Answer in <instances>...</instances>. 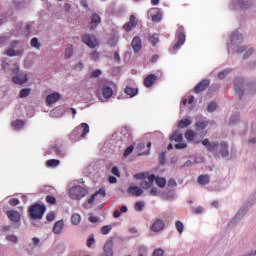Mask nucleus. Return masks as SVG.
<instances>
[{
    "instance_id": "obj_16",
    "label": "nucleus",
    "mask_w": 256,
    "mask_h": 256,
    "mask_svg": "<svg viewBox=\"0 0 256 256\" xmlns=\"http://www.w3.org/2000/svg\"><path fill=\"white\" fill-rule=\"evenodd\" d=\"M7 216L10 221H13L14 223H19V221H21V214L15 210L7 211Z\"/></svg>"
},
{
    "instance_id": "obj_24",
    "label": "nucleus",
    "mask_w": 256,
    "mask_h": 256,
    "mask_svg": "<svg viewBox=\"0 0 256 256\" xmlns=\"http://www.w3.org/2000/svg\"><path fill=\"white\" fill-rule=\"evenodd\" d=\"M102 95L104 99H111V97H113V88L109 86H104L102 88Z\"/></svg>"
},
{
    "instance_id": "obj_32",
    "label": "nucleus",
    "mask_w": 256,
    "mask_h": 256,
    "mask_svg": "<svg viewBox=\"0 0 256 256\" xmlns=\"http://www.w3.org/2000/svg\"><path fill=\"white\" fill-rule=\"evenodd\" d=\"M240 119H241V117L239 116V114L231 115L229 118V125H237V123H239Z\"/></svg>"
},
{
    "instance_id": "obj_60",
    "label": "nucleus",
    "mask_w": 256,
    "mask_h": 256,
    "mask_svg": "<svg viewBox=\"0 0 256 256\" xmlns=\"http://www.w3.org/2000/svg\"><path fill=\"white\" fill-rule=\"evenodd\" d=\"M90 57L92 59V61H97L99 59V52L94 51L90 54Z\"/></svg>"
},
{
    "instance_id": "obj_28",
    "label": "nucleus",
    "mask_w": 256,
    "mask_h": 256,
    "mask_svg": "<svg viewBox=\"0 0 256 256\" xmlns=\"http://www.w3.org/2000/svg\"><path fill=\"white\" fill-rule=\"evenodd\" d=\"M208 125H209V121H199V122H196L195 127L197 131H203L204 129H207Z\"/></svg>"
},
{
    "instance_id": "obj_47",
    "label": "nucleus",
    "mask_w": 256,
    "mask_h": 256,
    "mask_svg": "<svg viewBox=\"0 0 256 256\" xmlns=\"http://www.w3.org/2000/svg\"><path fill=\"white\" fill-rule=\"evenodd\" d=\"M111 229H113L111 225H106L101 228V232L103 235H109V233L111 232Z\"/></svg>"
},
{
    "instance_id": "obj_53",
    "label": "nucleus",
    "mask_w": 256,
    "mask_h": 256,
    "mask_svg": "<svg viewBox=\"0 0 256 256\" xmlns=\"http://www.w3.org/2000/svg\"><path fill=\"white\" fill-rule=\"evenodd\" d=\"M6 55L8 57H16V50L13 48H9L6 50Z\"/></svg>"
},
{
    "instance_id": "obj_48",
    "label": "nucleus",
    "mask_w": 256,
    "mask_h": 256,
    "mask_svg": "<svg viewBox=\"0 0 256 256\" xmlns=\"http://www.w3.org/2000/svg\"><path fill=\"white\" fill-rule=\"evenodd\" d=\"M217 109V102H211L208 104L207 111L208 113H213Z\"/></svg>"
},
{
    "instance_id": "obj_54",
    "label": "nucleus",
    "mask_w": 256,
    "mask_h": 256,
    "mask_svg": "<svg viewBox=\"0 0 256 256\" xmlns=\"http://www.w3.org/2000/svg\"><path fill=\"white\" fill-rule=\"evenodd\" d=\"M140 185L142 189H151V187H153L151 183H149L148 181H142Z\"/></svg>"
},
{
    "instance_id": "obj_50",
    "label": "nucleus",
    "mask_w": 256,
    "mask_h": 256,
    "mask_svg": "<svg viewBox=\"0 0 256 256\" xmlns=\"http://www.w3.org/2000/svg\"><path fill=\"white\" fill-rule=\"evenodd\" d=\"M143 207H145V202H136L134 205L136 211H143Z\"/></svg>"
},
{
    "instance_id": "obj_61",
    "label": "nucleus",
    "mask_w": 256,
    "mask_h": 256,
    "mask_svg": "<svg viewBox=\"0 0 256 256\" xmlns=\"http://www.w3.org/2000/svg\"><path fill=\"white\" fill-rule=\"evenodd\" d=\"M143 149H145V142H140V143L136 146V151H138L139 153H141V151H143Z\"/></svg>"
},
{
    "instance_id": "obj_23",
    "label": "nucleus",
    "mask_w": 256,
    "mask_h": 256,
    "mask_svg": "<svg viewBox=\"0 0 256 256\" xmlns=\"http://www.w3.org/2000/svg\"><path fill=\"white\" fill-rule=\"evenodd\" d=\"M185 138L187 141H194L195 145H199V143H201V140H195V132L193 130L186 131Z\"/></svg>"
},
{
    "instance_id": "obj_59",
    "label": "nucleus",
    "mask_w": 256,
    "mask_h": 256,
    "mask_svg": "<svg viewBox=\"0 0 256 256\" xmlns=\"http://www.w3.org/2000/svg\"><path fill=\"white\" fill-rule=\"evenodd\" d=\"M46 220L51 222V221H55V213L50 212L46 215Z\"/></svg>"
},
{
    "instance_id": "obj_37",
    "label": "nucleus",
    "mask_w": 256,
    "mask_h": 256,
    "mask_svg": "<svg viewBox=\"0 0 256 256\" xmlns=\"http://www.w3.org/2000/svg\"><path fill=\"white\" fill-rule=\"evenodd\" d=\"M71 223L72 225H79V223H81V215L73 214L71 216Z\"/></svg>"
},
{
    "instance_id": "obj_8",
    "label": "nucleus",
    "mask_w": 256,
    "mask_h": 256,
    "mask_svg": "<svg viewBox=\"0 0 256 256\" xmlns=\"http://www.w3.org/2000/svg\"><path fill=\"white\" fill-rule=\"evenodd\" d=\"M99 256H113V238L106 241L103 247V253Z\"/></svg>"
},
{
    "instance_id": "obj_29",
    "label": "nucleus",
    "mask_w": 256,
    "mask_h": 256,
    "mask_svg": "<svg viewBox=\"0 0 256 256\" xmlns=\"http://www.w3.org/2000/svg\"><path fill=\"white\" fill-rule=\"evenodd\" d=\"M209 181H210L209 175H200L198 177L199 185H209Z\"/></svg>"
},
{
    "instance_id": "obj_39",
    "label": "nucleus",
    "mask_w": 256,
    "mask_h": 256,
    "mask_svg": "<svg viewBox=\"0 0 256 256\" xmlns=\"http://www.w3.org/2000/svg\"><path fill=\"white\" fill-rule=\"evenodd\" d=\"M30 45L35 49H41V43H39V39L37 37L31 39Z\"/></svg>"
},
{
    "instance_id": "obj_56",
    "label": "nucleus",
    "mask_w": 256,
    "mask_h": 256,
    "mask_svg": "<svg viewBox=\"0 0 256 256\" xmlns=\"http://www.w3.org/2000/svg\"><path fill=\"white\" fill-rule=\"evenodd\" d=\"M147 253V247L139 246L138 247V255H145Z\"/></svg>"
},
{
    "instance_id": "obj_31",
    "label": "nucleus",
    "mask_w": 256,
    "mask_h": 256,
    "mask_svg": "<svg viewBox=\"0 0 256 256\" xmlns=\"http://www.w3.org/2000/svg\"><path fill=\"white\" fill-rule=\"evenodd\" d=\"M124 91L126 95H129L130 97H135V95L139 93V90L137 88H131V87H126Z\"/></svg>"
},
{
    "instance_id": "obj_45",
    "label": "nucleus",
    "mask_w": 256,
    "mask_h": 256,
    "mask_svg": "<svg viewBox=\"0 0 256 256\" xmlns=\"http://www.w3.org/2000/svg\"><path fill=\"white\" fill-rule=\"evenodd\" d=\"M147 177H149V173L147 172H142L134 175V179H139V180L147 179Z\"/></svg>"
},
{
    "instance_id": "obj_25",
    "label": "nucleus",
    "mask_w": 256,
    "mask_h": 256,
    "mask_svg": "<svg viewBox=\"0 0 256 256\" xmlns=\"http://www.w3.org/2000/svg\"><path fill=\"white\" fill-rule=\"evenodd\" d=\"M185 43V33L180 32L178 34V41L177 43L173 46V49H180L181 45Z\"/></svg>"
},
{
    "instance_id": "obj_2",
    "label": "nucleus",
    "mask_w": 256,
    "mask_h": 256,
    "mask_svg": "<svg viewBox=\"0 0 256 256\" xmlns=\"http://www.w3.org/2000/svg\"><path fill=\"white\" fill-rule=\"evenodd\" d=\"M234 89L238 94L239 99H242L243 95H245V91H247V82H245V78L236 77L234 79Z\"/></svg>"
},
{
    "instance_id": "obj_57",
    "label": "nucleus",
    "mask_w": 256,
    "mask_h": 256,
    "mask_svg": "<svg viewBox=\"0 0 256 256\" xmlns=\"http://www.w3.org/2000/svg\"><path fill=\"white\" fill-rule=\"evenodd\" d=\"M253 55V48L248 49L245 54L243 55V59H249Z\"/></svg>"
},
{
    "instance_id": "obj_9",
    "label": "nucleus",
    "mask_w": 256,
    "mask_h": 256,
    "mask_svg": "<svg viewBox=\"0 0 256 256\" xmlns=\"http://www.w3.org/2000/svg\"><path fill=\"white\" fill-rule=\"evenodd\" d=\"M202 145L205 146L207 151H209L210 153H213L214 155L217 153V152H215V149H217L219 147V143L211 142L207 138L202 141Z\"/></svg>"
},
{
    "instance_id": "obj_27",
    "label": "nucleus",
    "mask_w": 256,
    "mask_h": 256,
    "mask_svg": "<svg viewBox=\"0 0 256 256\" xmlns=\"http://www.w3.org/2000/svg\"><path fill=\"white\" fill-rule=\"evenodd\" d=\"M230 73H233V68H226V69H224V70H222V71H220V72L218 73V79L223 80V79H225V77H227V75H229Z\"/></svg>"
},
{
    "instance_id": "obj_11",
    "label": "nucleus",
    "mask_w": 256,
    "mask_h": 256,
    "mask_svg": "<svg viewBox=\"0 0 256 256\" xmlns=\"http://www.w3.org/2000/svg\"><path fill=\"white\" fill-rule=\"evenodd\" d=\"M99 23H101V17L94 13L91 16V22L88 27L91 31H93L94 29H97V25H99Z\"/></svg>"
},
{
    "instance_id": "obj_43",
    "label": "nucleus",
    "mask_w": 256,
    "mask_h": 256,
    "mask_svg": "<svg viewBox=\"0 0 256 256\" xmlns=\"http://www.w3.org/2000/svg\"><path fill=\"white\" fill-rule=\"evenodd\" d=\"M81 127H82V129H83V132H82V134H81V137L84 138V137L87 135V133H89V124H87V123H82V124H81Z\"/></svg>"
},
{
    "instance_id": "obj_49",
    "label": "nucleus",
    "mask_w": 256,
    "mask_h": 256,
    "mask_svg": "<svg viewBox=\"0 0 256 256\" xmlns=\"http://www.w3.org/2000/svg\"><path fill=\"white\" fill-rule=\"evenodd\" d=\"M133 149H135L134 145H130L126 150L124 151V157H129L131 153H133Z\"/></svg>"
},
{
    "instance_id": "obj_41",
    "label": "nucleus",
    "mask_w": 256,
    "mask_h": 256,
    "mask_svg": "<svg viewBox=\"0 0 256 256\" xmlns=\"http://www.w3.org/2000/svg\"><path fill=\"white\" fill-rule=\"evenodd\" d=\"M12 125L15 127V129H22V127L25 126V122L23 120H16L12 122Z\"/></svg>"
},
{
    "instance_id": "obj_51",
    "label": "nucleus",
    "mask_w": 256,
    "mask_h": 256,
    "mask_svg": "<svg viewBox=\"0 0 256 256\" xmlns=\"http://www.w3.org/2000/svg\"><path fill=\"white\" fill-rule=\"evenodd\" d=\"M47 203H50V205H55L57 203V199L54 196L48 195L46 197Z\"/></svg>"
},
{
    "instance_id": "obj_3",
    "label": "nucleus",
    "mask_w": 256,
    "mask_h": 256,
    "mask_svg": "<svg viewBox=\"0 0 256 256\" xmlns=\"http://www.w3.org/2000/svg\"><path fill=\"white\" fill-rule=\"evenodd\" d=\"M69 195L71 199L79 201L80 199H83L85 195H87V189H85L83 186H74L70 189Z\"/></svg>"
},
{
    "instance_id": "obj_44",
    "label": "nucleus",
    "mask_w": 256,
    "mask_h": 256,
    "mask_svg": "<svg viewBox=\"0 0 256 256\" xmlns=\"http://www.w3.org/2000/svg\"><path fill=\"white\" fill-rule=\"evenodd\" d=\"M119 41V37L117 36H112L109 41H108V44L110 45V47H115L117 45Z\"/></svg>"
},
{
    "instance_id": "obj_18",
    "label": "nucleus",
    "mask_w": 256,
    "mask_h": 256,
    "mask_svg": "<svg viewBox=\"0 0 256 256\" xmlns=\"http://www.w3.org/2000/svg\"><path fill=\"white\" fill-rule=\"evenodd\" d=\"M64 225H65V222L63 220H59L55 222L53 227V233H55V235H61V233H63Z\"/></svg>"
},
{
    "instance_id": "obj_20",
    "label": "nucleus",
    "mask_w": 256,
    "mask_h": 256,
    "mask_svg": "<svg viewBox=\"0 0 256 256\" xmlns=\"http://www.w3.org/2000/svg\"><path fill=\"white\" fill-rule=\"evenodd\" d=\"M240 9H251L253 7V0H237Z\"/></svg>"
},
{
    "instance_id": "obj_4",
    "label": "nucleus",
    "mask_w": 256,
    "mask_h": 256,
    "mask_svg": "<svg viewBox=\"0 0 256 256\" xmlns=\"http://www.w3.org/2000/svg\"><path fill=\"white\" fill-rule=\"evenodd\" d=\"M243 33L239 32V31H234L231 35V43L229 45V47L231 49H236V47H239V45H241V43H243Z\"/></svg>"
},
{
    "instance_id": "obj_19",
    "label": "nucleus",
    "mask_w": 256,
    "mask_h": 256,
    "mask_svg": "<svg viewBox=\"0 0 256 256\" xmlns=\"http://www.w3.org/2000/svg\"><path fill=\"white\" fill-rule=\"evenodd\" d=\"M12 81L16 85H24V83H27V81H29V78L27 77V74H24L23 77H21V75H17L12 78Z\"/></svg>"
},
{
    "instance_id": "obj_36",
    "label": "nucleus",
    "mask_w": 256,
    "mask_h": 256,
    "mask_svg": "<svg viewBox=\"0 0 256 256\" xmlns=\"http://www.w3.org/2000/svg\"><path fill=\"white\" fill-rule=\"evenodd\" d=\"M29 95H31V89L30 88H24L19 93V97L21 99H25V97H29Z\"/></svg>"
},
{
    "instance_id": "obj_30",
    "label": "nucleus",
    "mask_w": 256,
    "mask_h": 256,
    "mask_svg": "<svg viewBox=\"0 0 256 256\" xmlns=\"http://www.w3.org/2000/svg\"><path fill=\"white\" fill-rule=\"evenodd\" d=\"M246 91H248V93H255L256 82H251V81L246 82Z\"/></svg>"
},
{
    "instance_id": "obj_13",
    "label": "nucleus",
    "mask_w": 256,
    "mask_h": 256,
    "mask_svg": "<svg viewBox=\"0 0 256 256\" xmlns=\"http://www.w3.org/2000/svg\"><path fill=\"white\" fill-rule=\"evenodd\" d=\"M59 99H61V94H59V92H54L46 97V103H48V105H53V103H57Z\"/></svg>"
},
{
    "instance_id": "obj_46",
    "label": "nucleus",
    "mask_w": 256,
    "mask_h": 256,
    "mask_svg": "<svg viewBox=\"0 0 256 256\" xmlns=\"http://www.w3.org/2000/svg\"><path fill=\"white\" fill-rule=\"evenodd\" d=\"M166 161H167V152H162L159 156L160 165H165Z\"/></svg>"
},
{
    "instance_id": "obj_40",
    "label": "nucleus",
    "mask_w": 256,
    "mask_h": 256,
    "mask_svg": "<svg viewBox=\"0 0 256 256\" xmlns=\"http://www.w3.org/2000/svg\"><path fill=\"white\" fill-rule=\"evenodd\" d=\"M149 41L152 43L153 47H155L157 43H159V36H157V34L150 35Z\"/></svg>"
},
{
    "instance_id": "obj_63",
    "label": "nucleus",
    "mask_w": 256,
    "mask_h": 256,
    "mask_svg": "<svg viewBox=\"0 0 256 256\" xmlns=\"http://www.w3.org/2000/svg\"><path fill=\"white\" fill-rule=\"evenodd\" d=\"M101 73H102L101 70H95L91 74L92 79H97V77H99L101 75Z\"/></svg>"
},
{
    "instance_id": "obj_52",
    "label": "nucleus",
    "mask_w": 256,
    "mask_h": 256,
    "mask_svg": "<svg viewBox=\"0 0 256 256\" xmlns=\"http://www.w3.org/2000/svg\"><path fill=\"white\" fill-rule=\"evenodd\" d=\"M163 255H165V252L161 248L155 249L152 254V256H163Z\"/></svg>"
},
{
    "instance_id": "obj_38",
    "label": "nucleus",
    "mask_w": 256,
    "mask_h": 256,
    "mask_svg": "<svg viewBox=\"0 0 256 256\" xmlns=\"http://www.w3.org/2000/svg\"><path fill=\"white\" fill-rule=\"evenodd\" d=\"M175 227L180 235L185 230V225H183V222H181L180 220H177L175 222Z\"/></svg>"
},
{
    "instance_id": "obj_26",
    "label": "nucleus",
    "mask_w": 256,
    "mask_h": 256,
    "mask_svg": "<svg viewBox=\"0 0 256 256\" xmlns=\"http://www.w3.org/2000/svg\"><path fill=\"white\" fill-rule=\"evenodd\" d=\"M170 141H175L176 143H181L183 141V134H179L178 131H175L170 136Z\"/></svg>"
},
{
    "instance_id": "obj_22",
    "label": "nucleus",
    "mask_w": 256,
    "mask_h": 256,
    "mask_svg": "<svg viewBox=\"0 0 256 256\" xmlns=\"http://www.w3.org/2000/svg\"><path fill=\"white\" fill-rule=\"evenodd\" d=\"M219 151L222 157H229V144L227 142H221Z\"/></svg>"
},
{
    "instance_id": "obj_14",
    "label": "nucleus",
    "mask_w": 256,
    "mask_h": 256,
    "mask_svg": "<svg viewBox=\"0 0 256 256\" xmlns=\"http://www.w3.org/2000/svg\"><path fill=\"white\" fill-rule=\"evenodd\" d=\"M127 193L129 195H133L134 197H141V195H143V189L139 188L138 186H130L127 189Z\"/></svg>"
},
{
    "instance_id": "obj_64",
    "label": "nucleus",
    "mask_w": 256,
    "mask_h": 256,
    "mask_svg": "<svg viewBox=\"0 0 256 256\" xmlns=\"http://www.w3.org/2000/svg\"><path fill=\"white\" fill-rule=\"evenodd\" d=\"M175 149H187V143H178L175 145Z\"/></svg>"
},
{
    "instance_id": "obj_7",
    "label": "nucleus",
    "mask_w": 256,
    "mask_h": 256,
    "mask_svg": "<svg viewBox=\"0 0 256 256\" xmlns=\"http://www.w3.org/2000/svg\"><path fill=\"white\" fill-rule=\"evenodd\" d=\"M164 229L165 222L161 218H157L150 227V230L153 231V233H161Z\"/></svg>"
},
{
    "instance_id": "obj_21",
    "label": "nucleus",
    "mask_w": 256,
    "mask_h": 256,
    "mask_svg": "<svg viewBox=\"0 0 256 256\" xmlns=\"http://www.w3.org/2000/svg\"><path fill=\"white\" fill-rule=\"evenodd\" d=\"M155 81H157V76L155 74H150L144 79V85L149 88L155 84Z\"/></svg>"
},
{
    "instance_id": "obj_6",
    "label": "nucleus",
    "mask_w": 256,
    "mask_h": 256,
    "mask_svg": "<svg viewBox=\"0 0 256 256\" xmlns=\"http://www.w3.org/2000/svg\"><path fill=\"white\" fill-rule=\"evenodd\" d=\"M153 23H159L163 19V12L159 8H152L148 11Z\"/></svg>"
},
{
    "instance_id": "obj_12",
    "label": "nucleus",
    "mask_w": 256,
    "mask_h": 256,
    "mask_svg": "<svg viewBox=\"0 0 256 256\" xmlns=\"http://www.w3.org/2000/svg\"><path fill=\"white\" fill-rule=\"evenodd\" d=\"M135 27H137V18L135 15H131L129 22L124 24L123 29L126 31H131V29H135Z\"/></svg>"
},
{
    "instance_id": "obj_1",
    "label": "nucleus",
    "mask_w": 256,
    "mask_h": 256,
    "mask_svg": "<svg viewBox=\"0 0 256 256\" xmlns=\"http://www.w3.org/2000/svg\"><path fill=\"white\" fill-rule=\"evenodd\" d=\"M45 211H47V207H45V205L35 203L29 207L28 215L31 221H41V219H43V215H45Z\"/></svg>"
},
{
    "instance_id": "obj_35",
    "label": "nucleus",
    "mask_w": 256,
    "mask_h": 256,
    "mask_svg": "<svg viewBox=\"0 0 256 256\" xmlns=\"http://www.w3.org/2000/svg\"><path fill=\"white\" fill-rule=\"evenodd\" d=\"M155 183H156V185H158V187L163 189V187H165L167 185V180L165 178L156 177Z\"/></svg>"
},
{
    "instance_id": "obj_33",
    "label": "nucleus",
    "mask_w": 256,
    "mask_h": 256,
    "mask_svg": "<svg viewBox=\"0 0 256 256\" xmlns=\"http://www.w3.org/2000/svg\"><path fill=\"white\" fill-rule=\"evenodd\" d=\"M191 125V121L189 119H182L178 123L179 129H185V127H189Z\"/></svg>"
},
{
    "instance_id": "obj_58",
    "label": "nucleus",
    "mask_w": 256,
    "mask_h": 256,
    "mask_svg": "<svg viewBox=\"0 0 256 256\" xmlns=\"http://www.w3.org/2000/svg\"><path fill=\"white\" fill-rule=\"evenodd\" d=\"M157 180V177L155 176V174H151L150 176H148V183H150V185L153 186V183H155Z\"/></svg>"
},
{
    "instance_id": "obj_55",
    "label": "nucleus",
    "mask_w": 256,
    "mask_h": 256,
    "mask_svg": "<svg viewBox=\"0 0 256 256\" xmlns=\"http://www.w3.org/2000/svg\"><path fill=\"white\" fill-rule=\"evenodd\" d=\"M31 225H33V227H38V228L43 227V223L39 220H32Z\"/></svg>"
},
{
    "instance_id": "obj_17",
    "label": "nucleus",
    "mask_w": 256,
    "mask_h": 256,
    "mask_svg": "<svg viewBox=\"0 0 256 256\" xmlns=\"http://www.w3.org/2000/svg\"><path fill=\"white\" fill-rule=\"evenodd\" d=\"M131 45L134 53H139V51H141V38L139 36H135L132 40Z\"/></svg>"
},
{
    "instance_id": "obj_62",
    "label": "nucleus",
    "mask_w": 256,
    "mask_h": 256,
    "mask_svg": "<svg viewBox=\"0 0 256 256\" xmlns=\"http://www.w3.org/2000/svg\"><path fill=\"white\" fill-rule=\"evenodd\" d=\"M95 243V237L91 235L87 240V247H91Z\"/></svg>"
},
{
    "instance_id": "obj_34",
    "label": "nucleus",
    "mask_w": 256,
    "mask_h": 256,
    "mask_svg": "<svg viewBox=\"0 0 256 256\" xmlns=\"http://www.w3.org/2000/svg\"><path fill=\"white\" fill-rule=\"evenodd\" d=\"M65 59H71L73 57V45H68L65 50Z\"/></svg>"
},
{
    "instance_id": "obj_42",
    "label": "nucleus",
    "mask_w": 256,
    "mask_h": 256,
    "mask_svg": "<svg viewBox=\"0 0 256 256\" xmlns=\"http://www.w3.org/2000/svg\"><path fill=\"white\" fill-rule=\"evenodd\" d=\"M59 160L57 159H50L46 162L47 167H57L59 165Z\"/></svg>"
},
{
    "instance_id": "obj_10",
    "label": "nucleus",
    "mask_w": 256,
    "mask_h": 256,
    "mask_svg": "<svg viewBox=\"0 0 256 256\" xmlns=\"http://www.w3.org/2000/svg\"><path fill=\"white\" fill-rule=\"evenodd\" d=\"M247 211H249V208H241L237 214L235 215V217L228 223V227H235V224L237 223V219H241L245 213H247Z\"/></svg>"
},
{
    "instance_id": "obj_5",
    "label": "nucleus",
    "mask_w": 256,
    "mask_h": 256,
    "mask_svg": "<svg viewBox=\"0 0 256 256\" xmlns=\"http://www.w3.org/2000/svg\"><path fill=\"white\" fill-rule=\"evenodd\" d=\"M82 41L83 43H85V45L90 47V49H95V47H99V40L97 39V37H95V35L84 34L82 36Z\"/></svg>"
},
{
    "instance_id": "obj_15",
    "label": "nucleus",
    "mask_w": 256,
    "mask_h": 256,
    "mask_svg": "<svg viewBox=\"0 0 256 256\" xmlns=\"http://www.w3.org/2000/svg\"><path fill=\"white\" fill-rule=\"evenodd\" d=\"M209 83H210V81H209L208 79L202 80V81L194 88L195 93H201V92L205 91V89H207V87H209Z\"/></svg>"
}]
</instances>
